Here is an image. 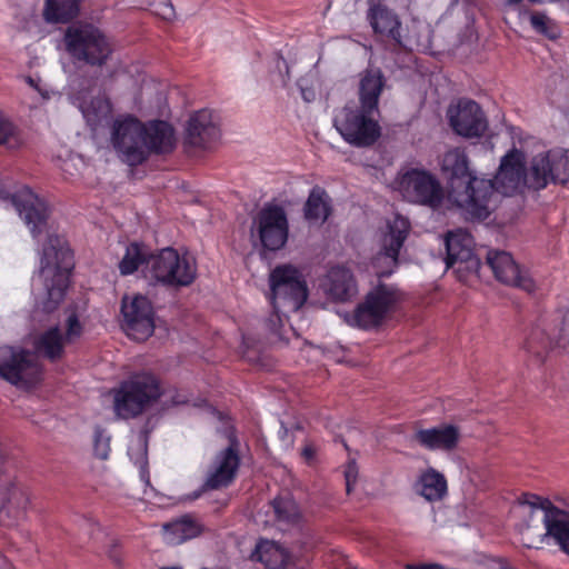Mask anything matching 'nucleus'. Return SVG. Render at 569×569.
I'll list each match as a JSON object with an SVG mask.
<instances>
[{
	"label": "nucleus",
	"mask_w": 569,
	"mask_h": 569,
	"mask_svg": "<svg viewBox=\"0 0 569 569\" xmlns=\"http://www.w3.org/2000/svg\"><path fill=\"white\" fill-rule=\"evenodd\" d=\"M386 79L380 69H366L360 77L358 102L348 101L333 117V127L350 146L367 148L381 136L380 96Z\"/></svg>",
	"instance_id": "obj_1"
},
{
	"label": "nucleus",
	"mask_w": 569,
	"mask_h": 569,
	"mask_svg": "<svg viewBox=\"0 0 569 569\" xmlns=\"http://www.w3.org/2000/svg\"><path fill=\"white\" fill-rule=\"evenodd\" d=\"M441 169L448 179L452 201L466 212L469 219H487L492 184L487 179L479 178L471 169L465 149L448 150L443 154Z\"/></svg>",
	"instance_id": "obj_2"
},
{
	"label": "nucleus",
	"mask_w": 569,
	"mask_h": 569,
	"mask_svg": "<svg viewBox=\"0 0 569 569\" xmlns=\"http://www.w3.org/2000/svg\"><path fill=\"white\" fill-rule=\"evenodd\" d=\"M112 392L113 410L116 416L121 419L137 418L158 401H161L166 407L186 402L176 391L167 396L161 390L157 377L149 372L130 376L118 388L113 389Z\"/></svg>",
	"instance_id": "obj_3"
},
{
	"label": "nucleus",
	"mask_w": 569,
	"mask_h": 569,
	"mask_svg": "<svg viewBox=\"0 0 569 569\" xmlns=\"http://www.w3.org/2000/svg\"><path fill=\"white\" fill-rule=\"evenodd\" d=\"M0 198L10 201L42 249H69L66 234L50 221L52 208L43 197L24 186L13 193L0 192Z\"/></svg>",
	"instance_id": "obj_4"
},
{
	"label": "nucleus",
	"mask_w": 569,
	"mask_h": 569,
	"mask_svg": "<svg viewBox=\"0 0 569 569\" xmlns=\"http://www.w3.org/2000/svg\"><path fill=\"white\" fill-rule=\"evenodd\" d=\"M62 40L71 58L91 67L106 64L113 51L106 34L91 23L70 24Z\"/></svg>",
	"instance_id": "obj_5"
},
{
	"label": "nucleus",
	"mask_w": 569,
	"mask_h": 569,
	"mask_svg": "<svg viewBox=\"0 0 569 569\" xmlns=\"http://www.w3.org/2000/svg\"><path fill=\"white\" fill-rule=\"evenodd\" d=\"M367 21L376 41L382 43L392 53L409 49L410 36L399 14L382 0H368Z\"/></svg>",
	"instance_id": "obj_6"
},
{
	"label": "nucleus",
	"mask_w": 569,
	"mask_h": 569,
	"mask_svg": "<svg viewBox=\"0 0 569 569\" xmlns=\"http://www.w3.org/2000/svg\"><path fill=\"white\" fill-rule=\"evenodd\" d=\"M400 299L401 295L396 288L379 284L347 316V321L365 330L377 328L396 310Z\"/></svg>",
	"instance_id": "obj_7"
},
{
	"label": "nucleus",
	"mask_w": 569,
	"mask_h": 569,
	"mask_svg": "<svg viewBox=\"0 0 569 569\" xmlns=\"http://www.w3.org/2000/svg\"><path fill=\"white\" fill-rule=\"evenodd\" d=\"M271 303L277 311H298L309 291L302 273L291 264L276 267L269 277Z\"/></svg>",
	"instance_id": "obj_8"
},
{
	"label": "nucleus",
	"mask_w": 569,
	"mask_h": 569,
	"mask_svg": "<svg viewBox=\"0 0 569 569\" xmlns=\"http://www.w3.org/2000/svg\"><path fill=\"white\" fill-rule=\"evenodd\" d=\"M73 267L72 251H43L40 273L48 296L42 307L46 312H52L62 301Z\"/></svg>",
	"instance_id": "obj_9"
},
{
	"label": "nucleus",
	"mask_w": 569,
	"mask_h": 569,
	"mask_svg": "<svg viewBox=\"0 0 569 569\" xmlns=\"http://www.w3.org/2000/svg\"><path fill=\"white\" fill-rule=\"evenodd\" d=\"M492 184V194L488 208V217L498 207L500 197L513 196L523 184L530 188L529 172L526 170L525 153L512 148L500 161L499 169L493 179H487Z\"/></svg>",
	"instance_id": "obj_10"
},
{
	"label": "nucleus",
	"mask_w": 569,
	"mask_h": 569,
	"mask_svg": "<svg viewBox=\"0 0 569 569\" xmlns=\"http://www.w3.org/2000/svg\"><path fill=\"white\" fill-rule=\"evenodd\" d=\"M398 190L408 202L438 209L445 199L440 181L425 169L412 168L398 178Z\"/></svg>",
	"instance_id": "obj_11"
},
{
	"label": "nucleus",
	"mask_w": 569,
	"mask_h": 569,
	"mask_svg": "<svg viewBox=\"0 0 569 569\" xmlns=\"http://www.w3.org/2000/svg\"><path fill=\"white\" fill-rule=\"evenodd\" d=\"M151 276L163 283L171 286H189L197 273L196 261L183 251H159L149 257Z\"/></svg>",
	"instance_id": "obj_12"
},
{
	"label": "nucleus",
	"mask_w": 569,
	"mask_h": 569,
	"mask_svg": "<svg viewBox=\"0 0 569 569\" xmlns=\"http://www.w3.org/2000/svg\"><path fill=\"white\" fill-rule=\"evenodd\" d=\"M142 121L132 116L113 121L111 143L122 162L137 167L146 162Z\"/></svg>",
	"instance_id": "obj_13"
},
{
	"label": "nucleus",
	"mask_w": 569,
	"mask_h": 569,
	"mask_svg": "<svg viewBox=\"0 0 569 569\" xmlns=\"http://www.w3.org/2000/svg\"><path fill=\"white\" fill-rule=\"evenodd\" d=\"M40 376V366L30 351L0 347V378L17 387H29L37 383Z\"/></svg>",
	"instance_id": "obj_14"
},
{
	"label": "nucleus",
	"mask_w": 569,
	"mask_h": 569,
	"mask_svg": "<svg viewBox=\"0 0 569 569\" xmlns=\"http://www.w3.org/2000/svg\"><path fill=\"white\" fill-rule=\"evenodd\" d=\"M530 188L542 190L549 183L569 181V150L552 149L535 156L529 168Z\"/></svg>",
	"instance_id": "obj_15"
},
{
	"label": "nucleus",
	"mask_w": 569,
	"mask_h": 569,
	"mask_svg": "<svg viewBox=\"0 0 569 569\" xmlns=\"http://www.w3.org/2000/svg\"><path fill=\"white\" fill-rule=\"evenodd\" d=\"M261 249H282L289 236V222L279 204H266L256 218Z\"/></svg>",
	"instance_id": "obj_16"
},
{
	"label": "nucleus",
	"mask_w": 569,
	"mask_h": 569,
	"mask_svg": "<svg viewBox=\"0 0 569 569\" xmlns=\"http://www.w3.org/2000/svg\"><path fill=\"white\" fill-rule=\"evenodd\" d=\"M448 118L452 130L467 139L481 138L488 130L487 117L473 100H460L456 109H449Z\"/></svg>",
	"instance_id": "obj_17"
},
{
	"label": "nucleus",
	"mask_w": 569,
	"mask_h": 569,
	"mask_svg": "<svg viewBox=\"0 0 569 569\" xmlns=\"http://www.w3.org/2000/svg\"><path fill=\"white\" fill-rule=\"evenodd\" d=\"M123 328L137 341L147 340L154 330L153 311L150 301L143 296L134 297L129 303L122 300Z\"/></svg>",
	"instance_id": "obj_18"
},
{
	"label": "nucleus",
	"mask_w": 569,
	"mask_h": 569,
	"mask_svg": "<svg viewBox=\"0 0 569 569\" xmlns=\"http://www.w3.org/2000/svg\"><path fill=\"white\" fill-rule=\"evenodd\" d=\"M221 131L209 109H201L192 113L186 128L184 144L187 147L207 150L220 139Z\"/></svg>",
	"instance_id": "obj_19"
},
{
	"label": "nucleus",
	"mask_w": 569,
	"mask_h": 569,
	"mask_svg": "<svg viewBox=\"0 0 569 569\" xmlns=\"http://www.w3.org/2000/svg\"><path fill=\"white\" fill-rule=\"evenodd\" d=\"M486 260L500 282L520 288L529 293L535 291L533 280L520 269L509 251H488Z\"/></svg>",
	"instance_id": "obj_20"
},
{
	"label": "nucleus",
	"mask_w": 569,
	"mask_h": 569,
	"mask_svg": "<svg viewBox=\"0 0 569 569\" xmlns=\"http://www.w3.org/2000/svg\"><path fill=\"white\" fill-rule=\"evenodd\" d=\"M239 465V441L231 431L229 445L216 457L214 467L209 472L204 487L211 490L228 487L233 481Z\"/></svg>",
	"instance_id": "obj_21"
},
{
	"label": "nucleus",
	"mask_w": 569,
	"mask_h": 569,
	"mask_svg": "<svg viewBox=\"0 0 569 569\" xmlns=\"http://www.w3.org/2000/svg\"><path fill=\"white\" fill-rule=\"evenodd\" d=\"M82 327L79 322L78 316L76 313H71L67 320L66 337L63 338L59 327H51L40 335L36 342V349L40 355L49 360L57 361L61 359L64 353V345L80 337Z\"/></svg>",
	"instance_id": "obj_22"
},
{
	"label": "nucleus",
	"mask_w": 569,
	"mask_h": 569,
	"mask_svg": "<svg viewBox=\"0 0 569 569\" xmlns=\"http://www.w3.org/2000/svg\"><path fill=\"white\" fill-rule=\"evenodd\" d=\"M323 295L335 302L349 301L358 293L357 280L345 266H333L319 279Z\"/></svg>",
	"instance_id": "obj_23"
},
{
	"label": "nucleus",
	"mask_w": 569,
	"mask_h": 569,
	"mask_svg": "<svg viewBox=\"0 0 569 569\" xmlns=\"http://www.w3.org/2000/svg\"><path fill=\"white\" fill-rule=\"evenodd\" d=\"M143 148L146 161L151 154H168L176 148V132L173 127L164 120L142 122Z\"/></svg>",
	"instance_id": "obj_24"
},
{
	"label": "nucleus",
	"mask_w": 569,
	"mask_h": 569,
	"mask_svg": "<svg viewBox=\"0 0 569 569\" xmlns=\"http://www.w3.org/2000/svg\"><path fill=\"white\" fill-rule=\"evenodd\" d=\"M461 438L460 429L453 425H441L430 429H420L413 440L429 450L451 451Z\"/></svg>",
	"instance_id": "obj_25"
},
{
	"label": "nucleus",
	"mask_w": 569,
	"mask_h": 569,
	"mask_svg": "<svg viewBox=\"0 0 569 569\" xmlns=\"http://www.w3.org/2000/svg\"><path fill=\"white\" fill-rule=\"evenodd\" d=\"M332 213L331 198L328 192L315 186L305 202L303 216L309 222H326Z\"/></svg>",
	"instance_id": "obj_26"
},
{
	"label": "nucleus",
	"mask_w": 569,
	"mask_h": 569,
	"mask_svg": "<svg viewBox=\"0 0 569 569\" xmlns=\"http://www.w3.org/2000/svg\"><path fill=\"white\" fill-rule=\"evenodd\" d=\"M81 0H46L42 11L47 23H69L80 13Z\"/></svg>",
	"instance_id": "obj_27"
},
{
	"label": "nucleus",
	"mask_w": 569,
	"mask_h": 569,
	"mask_svg": "<svg viewBox=\"0 0 569 569\" xmlns=\"http://www.w3.org/2000/svg\"><path fill=\"white\" fill-rule=\"evenodd\" d=\"M80 109L91 130H97L104 122H108L112 112L110 101L103 97H94L89 101H83Z\"/></svg>",
	"instance_id": "obj_28"
},
{
	"label": "nucleus",
	"mask_w": 569,
	"mask_h": 569,
	"mask_svg": "<svg viewBox=\"0 0 569 569\" xmlns=\"http://www.w3.org/2000/svg\"><path fill=\"white\" fill-rule=\"evenodd\" d=\"M545 533H540L539 537H552L561 550L569 555V513L559 509L545 523Z\"/></svg>",
	"instance_id": "obj_29"
},
{
	"label": "nucleus",
	"mask_w": 569,
	"mask_h": 569,
	"mask_svg": "<svg viewBox=\"0 0 569 569\" xmlns=\"http://www.w3.org/2000/svg\"><path fill=\"white\" fill-rule=\"evenodd\" d=\"M410 231V221L396 214L387 223V232L383 236V246L381 249H401Z\"/></svg>",
	"instance_id": "obj_30"
},
{
	"label": "nucleus",
	"mask_w": 569,
	"mask_h": 569,
	"mask_svg": "<svg viewBox=\"0 0 569 569\" xmlns=\"http://www.w3.org/2000/svg\"><path fill=\"white\" fill-rule=\"evenodd\" d=\"M419 492L429 501L440 500L447 492V481L435 469L428 470L420 478Z\"/></svg>",
	"instance_id": "obj_31"
},
{
	"label": "nucleus",
	"mask_w": 569,
	"mask_h": 569,
	"mask_svg": "<svg viewBox=\"0 0 569 569\" xmlns=\"http://www.w3.org/2000/svg\"><path fill=\"white\" fill-rule=\"evenodd\" d=\"M163 530L168 533V541L173 545L194 538L200 533L199 527L187 518L164 523Z\"/></svg>",
	"instance_id": "obj_32"
},
{
	"label": "nucleus",
	"mask_w": 569,
	"mask_h": 569,
	"mask_svg": "<svg viewBox=\"0 0 569 569\" xmlns=\"http://www.w3.org/2000/svg\"><path fill=\"white\" fill-rule=\"evenodd\" d=\"M272 509L278 520L287 523H297L301 513L297 502L289 496L277 497L271 501Z\"/></svg>",
	"instance_id": "obj_33"
},
{
	"label": "nucleus",
	"mask_w": 569,
	"mask_h": 569,
	"mask_svg": "<svg viewBox=\"0 0 569 569\" xmlns=\"http://www.w3.org/2000/svg\"><path fill=\"white\" fill-rule=\"evenodd\" d=\"M28 503V495L21 489L13 487L9 489L7 502L2 505L1 511H4L9 518L18 520L24 515Z\"/></svg>",
	"instance_id": "obj_34"
},
{
	"label": "nucleus",
	"mask_w": 569,
	"mask_h": 569,
	"mask_svg": "<svg viewBox=\"0 0 569 569\" xmlns=\"http://www.w3.org/2000/svg\"><path fill=\"white\" fill-rule=\"evenodd\" d=\"M151 254L149 251H127V254L119 263L120 272L122 274H130L141 269L143 272L149 271L151 273V263H148Z\"/></svg>",
	"instance_id": "obj_35"
},
{
	"label": "nucleus",
	"mask_w": 569,
	"mask_h": 569,
	"mask_svg": "<svg viewBox=\"0 0 569 569\" xmlns=\"http://www.w3.org/2000/svg\"><path fill=\"white\" fill-rule=\"evenodd\" d=\"M518 501L520 505H526L531 508L530 518L533 517L536 510H541L543 512L545 523L559 510L548 498H542L533 493H523Z\"/></svg>",
	"instance_id": "obj_36"
},
{
	"label": "nucleus",
	"mask_w": 569,
	"mask_h": 569,
	"mask_svg": "<svg viewBox=\"0 0 569 569\" xmlns=\"http://www.w3.org/2000/svg\"><path fill=\"white\" fill-rule=\"evenodd\" d=\"M399 251H378L372 259L379 277L389 276L398 263Z\"/></svg>",
	"instance_id": "obj_37"
},
{
	"label": "nucleus",
	"mask_w": 569,
	"mask_h": 569,
	"mask_svg": "<svg viewBox=\"0 0 569 569\" xmlns=\"http://www.w3.org/2000/svg\"><path fill=\"white\" fill-rule=\"evenodd\" d=\"M472 236L463 229L448 231L445 237V249H471Z\"/></svg>",
	"instance_id": "obj_38"
},
{
	"label": "nucleus",
	"mask_w": 569,
	"mask_h": 569,
	"mask_svg": "<svg viewBox=\"0 0 569 569\" xmlns=\"http://www.w3.org/2000/svg\"><path fill=\"white\" fill-rule=\"evenodd\" d=\"M472 253L473 251H440L438 259L445 263V271L457 266L456 271L458 273H462V267L467 262L466 260H468Z\"/></svg>",
	"instance_id": "obj_39"
},
{
	"label": "nucleus",
	"mask_w": 569,
	"mask_h": 569,
	"mask_svg": "<svg viewBox=\"0 0 569 569\" xmlns=\"http://www.w3.org/2000/svg\"><path fill=\"white\" fill-rule=\"evenodd\" d=\"M541 332H533L525 342L523 349L531 355L538 363H542L547 350V342L541 339Z\"/></svg>",
	"instance_id": "obj_40"
},
{
	"label": "nucleus",
	"mask_w": 569,
	"mask_h": 569,
	"mask_svg": "<svg viewBox=\"0 0 569 569\" xmlns=\"http://www.w3.org/2000/svg\"><path fill=\"white\" fill-rule=\"evenodd\" d=\"M549 22H550V20H549V18L545 13L532 12L531 16H530L531 27L538 33L547 36L549 39H556L558 37V33L556 31L551 32L549 30V27H548Z\"/></svg>",
	"instance_id": "obj_41"
},
{
	"label": "nucleus",
	"mask_w": 569,
	"mask_h": 569,
	"mask_svg": "<svg viewBox=\"0 0 569 569\" xmlns=\"http://www.w3.org/2000/svg\"><path fill=\"white\" fill-rule=\"evenodd\" d=\"M94 455L99 459H107L110 450V438L104 435V431L101 429L96 430L94 436Z\"/></svg>",
	"instance_id": "obj_42"
},
{
	"label": "nucleus",
	"mask_w": 569,
	"mask_h": 569,
	"mask_svg": "<svg viewBox=\"0 0 569 569\" xmlns=\"http://www.w3.org/2000/svg\"><path fill=\"white\" fill-rule=\"evenodd\" d=\"M274 556L278 561L279 569H287L288 567L297 566L298 559L288 549L280 545H276L273 549Z\"/></svg>",
	"instance_id": "obj_43"
},
{
	"label": "nucleus",
	"mask_w": 569,
	"mask_h": 569,
	"mask_svg": "<svg viewBox=\"0 0 569 569\" xmlns=\"http://www.w3.org/2000/svg\"><path fill=\"white\" fill-rule=\"evenodd\" d=\"M16 132V126L9 119L0 114V144H9L12 140L17 141Z\"/></svg>",
	"instance_id": "obj_44"
},
{
	"label": "nucleus",
	"mask_w": 569,
	"mask_h": 569,
	"mask_svg": "<svg viewBox=\"0 0 569 569\" xmlns=\"http://www.w3.org/2000/svg\"><path fill=\"white\" fill-rule=\"evenodd\" d=\"M273 310L274 311L266 319L264 326L271 335L280 338L281 337L280 330L282 328V319L280 316L281 311H277L276 309H273ZM282 312L284 313L286 311H282Z\"/></svg>",
	"instance_id": "obj_45"
},
{
	"label": "nucleus",
	"mask_w": 569,
	"mask_h": 569,
	"mask_svg": "<svg viewBox=\"0 0 569 569\" xmlns=\"http://www.w3.org/2000/svg\"><path fill=\"white\" fill-rule=\"evenodd\" d=\"M345 478H346V491L348 495L351 493L352 487L357 481L358 478V468L355 461H351L348 463L346 470H345Z\"/></svg>",
	"instance_id": "obj_46"
},
{
	"label": "nucleus",
	"mask_w": 569,
	"mask_h": 569,
	"mask_svg": "<svg viewBox=\"0 0 569 569\" xmlns=\"http://www.w3.org/2000/svg\"><path fill=\"white\" fill-rule=\"evenodd\" d=\"M466 261L467 262L462 267L463 272H478L481 266L480 258L478 256L472 253V256Z\"/></svg>",
	"instance_id": "obj_47"
},
{
	"label": "nucleus",
	"mask_w": 569,
	"mask_h": 569,
	"mask_svg": "<svg viewBox=\"0 0 569 569\" xmlns=\"http://www.w3.org/2000/svg\"><path fill=\"white\" fill-rule=\"evenodd\" d=\"M302 457L305 458V460L307 462H310L315 456H316V449L313 446L311 445H307L303 449H302Z\"/></svg>",
	"instance_id": "obj_48"
},
{
	"label": "nucleus",
	"mask_w": 569,
	"mask_h": 569,
	"mask_svg": "<svg viewBox=\"0 0 569 569\" xmlns=\"http://www.w3.org/2000/svg\"><path fill=\"white\" fill-rule=\"evenodd\" d=\"M407 569H445L439 565L429 563V565H407Z\"/></svg>",
	"instance_id": "obj_49"
},
{
	"label": "nucleus",
	"mask_w": 569,
	"mask_h": 569,
	"mask_svg": "<svg viewBox=\"0 0 569 569\" xmlns=\"http://www.w3.org/2000/svg\"><path fill=\"white\" fill-rule=\"evenodd\" d=\"M523 538L526 540L525 546L528 547V548H532L533 543L530 542V538H529L528 532H523Z\"/></svg>",
	"instance_id": "obj_50"
},
{
	"label": "nucleus",
	"mask_w": 569,
	"mask_h": 569,
	"mask_svg": "<svg viewBox=\"0 0 569 569\" xmlns=\"http://www.w3.org/2000/svg\"><path fill=\"white\" fill-rule=\"evenodd\" d=\"M127 249H134V250H138V249H143L142 246L138 242H131L129 247H127Z\"/></svg>",
	"instance_id": "obj_51"
},
{
	"label": "nucleus",
	"mask_w": 569,
	"mask_h": 569,
	"mask_svg": "<svg viewBox=\"0 0 569 569\" xmlns=\"http://www.w3.org/2000/svg\"><path fill=\"white\" fill-rule=\"evenodd\" d=\"M568 336H569V333H568L565 329H562V330H561V335H560V337H559V342H560L561 340L566 341Z\"/></svg>",
	"instance_id": "obj_52"
},
{
	"label": "nucleus",
	"mask_w": 569,
	"mask_h": 569,
	"mask_svg": "<svg viewBox=\"0 0 569 569\" xmlns=\"http://www.w3.org/2000/svg\"><path fill=\"white\" fill-rule=\"evenodd\" d=\"M280 428H281V431H282V436L281 437L283 438L287 435L288 429L284 427L283 423H281Z\"/></svg>",
	"instance_id": "obj_53"
},
{
	"label": "nucleus",
	"mask_w": 569,
	"mask_h": 569,
	"mask_svg": "<svg viewBox=\"0 0 569 569\" xmlns=\"http://www.w3.org/2000/svg\"><path fill=\"white\" fill-rule=\"evenodd\" d=\"M168 9H169V13H166V18H170V16L173 13V7L172 6H168Z\"/></svg>",
	"instance_id": "obj_54"
},
{
	"label": "nucleus",
	"mask_w": 569,
	"mask_h": 569,
	"mask_svg": "<svg viewBox=\"0 0 569 569\" xmlns=\"http://www.w3.org/2000/svg\"><path fill=\"white\" fill-rule=\"evenodd\" d=\"M500 569H513V568H512V567H509V566H507V565H502V566L500 567Z\"/></svg>",
	"instance_id": "obj_55"
},
{
	"label": "nucleus",
	"mask_w": 569,
	"mask_h": 569,
	"mask_svg": "<svg viewBox=\"0 0 569 569\" xmlns=\"http://www.w3.org/2000/svg\"><path fill=\"white\" fill-rule=\"evenodd\" d=\"M563 320H569V315L565 316Z\"/></svg>",
	"instance_id": "obj_56"
},
{
	"label": "nucleus",
	"mask_w": 569,
	"mask_h": 569,
	"mask_svg": "<svg viewBox=\"0 0 569 569\" xmlns=\"http://www.w3.org/2000/svg\"><path fill=\"white\" fill-rule=\"evenodd\" d=\"M163 249L169 250V249H173V248L172 247H164Z\"/></svg>",
	"instance_id": "obj_57"
},
{
	"label": "nucleus",
	"mask_w": 569,
	"mask_h": 569,
	"mask_svg": "<svg viewBox=\"0 0 569 569\" xmlns=\"http://www.w3.org/2000/svg\"><path fill=\"white\" fill-rule=\"evenodd\" d=\"M459 0H452L453 3H457Z\"/></svg>",
	"instance_id": "obj_58"
}]
</instances>
